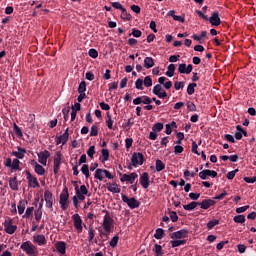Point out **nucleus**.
Masks as SVG:
<instances>
[{"instance_id": "obj_1", "label": "nucleus", "mask_w": 256, "mask_h": 256, "mask_svg": "<svg viewBox=\"0 0 256 256\" xmlns=\"http://www.w3.org/2000/svg\"><path fill=\"white\" fill-rule=\"evenodd\" d=\"M20 249L29 256H37V247L33 245L30 241L23 242Z\"/></svg>"}, {"instance_id": "obj_2", "label": "nucleus", "mask_w": 256, "mask_h": 256, "mask_svg": "<svg viewBox=\"0 0 256 256\" xmlns=\"http://www.w3.org/2000/svg\"><path fill=\"white\" fill-rule=\"evenodd\" d=\"M59 203L62 211H67V207H69V189L67 187L62 190Z\"/></svg>"}, {"instance_id": "obj_3", "label": "nucleus", "mask_w": 256, "mask_h": 256, "mask_svg": "<svg viewBox=\"0 0 256 256\" xmlns=\"http://www.w3.org/2000/svg\"><path fill=\"white\" fill-rule=\"evenodd\" d=\"M145 162V156L141 152H134L131 157L132 167H139Z\"/></svg>"}, {"instance_id": "obj_4", "label": "nucleus", "mask_w": 256, "mask_h": 256, "mask_svg": "<svg viewBox=\"0 0 256 256\" xmlns=\"http://www.w3.org/2000/svg\"><path fill=\"white\" fill-rule=\"evenodd\" d=\"M122 201L126 203L130 209H137L140 205L139 200L135 199V197L129 198L125 194H122Z\"/></svg>"}, {"instance_id": "obj_5", "label": "nucleus", "mask_w": 256, "mask_h": 256, "mask_svg": "<svg viewBox=\"0 0 256 256\" xmlns=\"http://www.w3.org/2000/svg\"><path fill=\"white\" fill-rule=\"evenodd\" d=\"M113 223H114V220L111 217V215L106 214L104 216L103 223H102V227H103L104 231H106V233H111V229H113V227H114Z\"/></svg>"}, {"instance_id": "obj_6", "label": "nucleus", "mask_w": 256, "mask_h": 256, "mask_svg": "<svg viewBox=\"0 0 256 256\" xmlns=\"http://www.w3.org/2000/svg\"><path fill=\"white\" fill-rule=\"evenodd\" d=\"M26 179L28 181L29 187H32L33 189H37V187H41L39 185V180H37V177L33 176L29 170H26Z\"/></svg>"}, {"instance_id": "obj_7", "label": "nucleus", "mask_w": 256, "mask_h": 256, "mask_svg": "<svg viewBox=\"0 0 256 256\" xmlns=\"http://www.w3.org/2000/svg\"><path fill=\"white\" fill-rule=\"evenodd\" d=\"M189 237V230L187 229H181L179 231L173 232L170 234V238L175 239H187Z\"/></svg>"}, {"instance_id": "obj_8", "label": "nucleus", "mask_w": 256, "mask_h": 256, "mask_svg": "<svg viewBox=\"0 0 256 256\" xmlns=\"http://www.w3.org/2000/svg\"><path fill=\"white\" fill-rule=\"evenodd\" d=\"M206 21H209L212 27H219V25H221V18H219V13L217 11L212 12L211 17Z\"/></svg>"}, {"instance_id": "obj_9", "label": "nucleus", "mask_w": 256, "mask_h": 256, "mask_svg": "<svg viewBox=\"0 0 256 256\" xmlns=\"http://www.w3.org/2000/svg\"><path fill=\"white\" fill-rule=\"evenodd\" d=\"M43 199L46 202L47 209L53 211V193L49 190H45Z\"/></svg>"}, {"instance_id": "obj_10", "label": "nucleus", "mask_w": 256, "mask_h": 256, "mask_svg": "<svg viewBox=\"0 0 256 256\" xmlns=\"http://www.w3.org/2000/svg\"><path fill=\"white\" fill-rule=\"evenodd\" d=\"M72 219L74 221V227L78 233H83V220L81 219V216H79V214H74Z\"/></svg>"}, {"instance_id": "obj_11", "label": "nucleus", "mask_w": 256, "mask_h": 256, "mask_svg": "<svg viewBox=\"0 0 256 256\" xmlns=\"http://www.w3.org/2000/svg\"><path fill=\"white\" fill-rule=\"evenodd\" d=\"M139 175L135 172H132L130 175L128 174H123L122 177L120 178L121 183H125L128 181L131 185L135 183V179H137Z\"/></svg>"}, {"instance_id": "obj_12", "label": "nucleus", "mask_w": 256, "mask_h": 256, "mask_svg": "<svg viewBox=\"0 0 256 256\" xmlns=\"http://www.w3.org/2000/svg\"><path fill=\"white\" fill-rule=\"evenodd\" d=\"M199 177L203 181L207 180V177H212V179H215V177H217V171L206 169V170L199 172Z\"/></svg>"}, {"instance_id": "obj_13", "label": "nucleus", "mask_w": 256, "mask_h": 256, "mask_svg": "<svg viewBox=\"0 0 256 256\" xmlns=\"http://www.w3.org/2000/svg\"><path fill=\"white\" fill-rule=\"evenodd\" d=\"M192 71H193L192 64H189L188 66L185 63L178 65V73H180L182 75H189Z\"/></svg>"}, {"instance_id": "obj_14", "label": "nucleus", "mask_w": 256, "mask_h": 256, "mask_svg": "<svg viewBox=\"0 0 256 256\" xmlns=\"http://www.w3.org/2000/svg\"><path fill=\"white\" fill-rule=\"evenodd\" d=\"M49 157H51V153L48 150L42 151L38 153V162L45 166L47 165V159H49Z\"/></svg>"}, {"instance_id": "obj_15", "label": "nucleus", "mask_w": 256, "mask_h": 256, "mask_svg": "<svg viewBox=\"0 0 256 256\" xmlns=\"http://www.w3.org/2000/svg\"><path fill=\"white\" fill-rule=\"evenodd\" d=\"M140 184L143 187V189H149V185H151V181L149 180V173L144 172L140 176Z\"/></svg>"}, {"instance_id": "obj_16", "label": "nucleus", "mask_w": 256, "mask_h": 256, "mask_svg": "<svg viewBox=\"0 0 256 256\" xmlns=\"http://www.w3.org/2000/svg\"><path fill=\"white\" fill-rule=\"evenodd\" d=\"M69 141V128L65 130V132L56 138V145H65Z\"/></svg>"}, {"instance_id": "obj_17", "label": "nucleus", "mask_w": 256, "mask_h": 256, "mask_svg": "<svg viewBox=\"0 0 256 256\" xmlns=\"http://www.w3.org/2000/svg\"><path fill=\"white\" fill-rule=\"evenodd\" d=\"M56 251L60 253V255H65L67 253V243L64 241H58L55 244Z\"/></svg>"}, {"instance_id": "obj_18", "label": "nucleus", "mask_w": 256, "mask_h": 256, "mask_svg": "<svg viewBox=\"0 0 256 256\" xmlns=\"http://www.w3.org/2000/svg\"><path fill=\"white\" fill-rule=\"evenodd\" d=\"M30 164L34 166V171L37 173V175L43 176L45 175V168L41 166L37 161L31 160Z\"/></svg>"}, {"instance_id": "obj_19", "label": "nucleus", "mask_w": 256, "mask_h": 256, "mask_svg": "<svg viewBox=\"0 0 256 256\" xmlns=\"http://www.w3.org/2000/svg\"><path fill=\"white\" fill-rule=\"evenodd\" d=\"M215 200L213 199H204L202 202H199L198 206L201 207V209L207 210L210 207H213L215 205Z\"/></svg>"}, {"instance_id": "obj_20", "label": "nucleus", "mask_w": 256, "mask_h": 256, "mask_svg": "<svg viewBox=\"0 0 256 256\" xmlns=\"http://www.w3.org/2000/svg\"><path fill=\"white\" fill-rule=\"evenodd\" d=\"M60 165H61V153L57 152L56 156L54 157V165H53L54 175H57L59 173Z\"/></svg>"}, {"instance_id": "obj_21", "label": "nucleus", "mask_w": 256, "mask_h": 256, "mask_svg": "<svg viewBox=\"0 0 256 256\" xmlns=\"http://www.w3.org/2000/svg\"><path fill=\"white\" fill-rule=\"evenodd\" d=\"M158 83L160 85H163L164 89H171L173 87V82H171V80H168L165 76L160 77L158 79Z\"/></svg>"}, {"instance_id": "obj_22", "label": "nucleus", "mask_w": 256, "mask_h": 256, "mask_svg": "<svg viewBox=\"0 0 256 256\" xmlns=\"http://www.w3.org/2000/svg\"><path fill=\"white\" fill-rule=\"evenodd\" d=\"M34 243H37L38 245H46L47 239H45V235L38 234L33 236Z\"/></svg>"}, {"instance_id": "obj_23", "label": "nucleus", "mask_w": 256, "mask_h": 256, "mask_svg": "<svg viewBox=\"0 0 256 256\" xmlns=\"http://www.w3.org/2000/svg\"><path fill=\"white\" fill-rule=\"evenodd\" d=\"M9 187L12 191H19V181H17V176L9 179Z\"/></svg>"}, {"instance_id": "obj_24", "label": "nucleus", "mask_w": 256, "mask_h": 256, "mask_svg": "<svg viewBox=\"0 0 256 256\" xmlns=\"http://www.w3.org/2000/svg\"><path fill=\"white\" fill-rule=\"evenodd\" d=\"M17 149H18V151L12 152V155L16 159H24L25 158V153H27V150H25L24 148H21V147H17Z\"/></svg>"}, {"instance_id": "obj_25", "label": "nucleus", "mask_w": 256, "mask_h": 256, "mask_svg": "<svg viewBox=\"0 0 256 256\" xmlns=\"http://www.w3.org/2000/svg\"><path fill=\"white\" fill-rule=\"evenodd\" d=\"M107 190L110 191V193H121V188H119L117 183H114V184L108 183Z\"/></svg>"}, {"instance_id": "obj_26", "label": "nucleus", "mask_w": 256, "mask_h": 256, "mask_svg": "<svg viewBox=\"0 0 256 256\" xmlns=\"http://www.w3.org/2000/svg\"><path fill=\"white\" fill-rule=\"evenodd\" d=\"M144 67L145 69H151V67H155V61L152 57H146L144 59Z\"/></svg>"}, {"instance_id": "obj_27", "label": "nucleus", "mask_w": 256, "mask_h": 256, "mask_svg": "<svg viewBox=\"0 0 256 256\" xmlns=\"http://www.w3.org/2000/svg\"><path fill=\"white\" fill-rule=\"evenodd\" d=\"M197 207H199V202H190L187 205H183V209H185V211H193L194 209H197Z\"/></svg>"}, {"instance_id": "obj_28", "label": "nucleus", "mask_w": 256, "mask_h": 256, "mask_svg": "<svg viewBox=\"0 0 256 256\" xmlns=\"http://www.w3.org/2000/svg\"><path fill=\"white\" fill-rule=\"evenodd\" d=\"M103 175H105V169L98 168L95 171L94 179H98V181H103Z\"/></svg>"}, {"instance_id": "obj_29", "label": "nucleus", "mask_w": 256, "mask_h": 256, "mask_svg": "<svg viewBox=\"0 0 256 256\" xmlns=\"http://www.w3.org/2000/svg\"><path fill=\"white\" fill-rule=\"evenodd\" d=\"M21 161H19V159L15 158L12 161V166H10V169H12V171H21Z\"/></svg>"}, {"instance_id": "obj_30", "label": "nucleus", "mask_w": 256, "mask_h": 256, "mask_svg": "<svg viewBox=\"0 0 256 256\" xmlns=\"http://www.w3.org/2000/svg\"><path fill=\"white\" fill-rule=\"evenodd\" d=\"M170 243L172 248L175 249V247H181V245H187V240H171Z\"/></svg>"}, {"instance_id": "obj_31", "label": "nucleus", "mask_w": 256, "mask_h": 256, "mask_svg": "<svg viewBox=\"0 0 256 256\" xmlns=\"http://www.w3.org/2000/svg\"><path fill=\"white\" fill-rule=\"evenodd\" d=\"M27 205V201L25 200H20L18 203V213L19 215H23L25 213V207Z\"/></svg>"}, {"instance_id": "obj_32", "label": "nucleus", "mask_w": 256, "mask_h": 256, "mask_svg": "<svg viewBox=\"0 0 256 256\" xmlns=\"http://www.w3.org/2000/svg\"><path fill=\"white\" fill-rule=\"evenodd\" d=\"M153 252L155 253L156 256H163V247L159 244H155L153 248Z\"/></svg>"}, {"instance_id": "obj_33", "label": "nucleus", "mask_w": 256, "mask_h": 256, "mask_svg": "<svg viewBox=\"0 0 256 256\" xmlns=\"http://www.w3.org/2000/svg\"><path fill=\"white\" fill-rule=\"evenodd\" d=\"M233 221H234V223H240L243 225V223H245V221H247V219L245 218V215L239 214V215L234 216Z\"/></svg>"}, {"instance_id": "obj_34", "label": "nucleus", "mask_w": 256, "mask_h": 256, "mask_svg": "<svg viewBox=\"0 0 256 256\" xmlns=\"http://www.w3.org/2000/svg\"><path fill=\"white\" fill-rule=\"evenodd\" d=\"M163 237H165V230H163L162 228L156 229L154 238L159 240L162 239Z\"/></svg>"}, {"instance_id": "obj_35", "label": "nucleus", "mask_w": 256, "mask_h": 256, "mask_svg": "<svg viewBox=\"0 0 256 256\" xmlns=\"http://www.w3.org/2000/svg\"><path fill=\"white\" fill-rule=\"evenodd\" d=\"M33 211H35L34 207H28L24 213V215L22 216L23 219H30L31 215H33Z\"/></svg>"}, {"instance_id": "obj_36", "label": "nucleus", "mask_w": 256, "mask_h": 256, "mask_svg": "<svg viewBox=\"0 0 256 256\" xmlns=\"http://www.w3.org/2000/svg\"><path fill=\"white\" fill-rule=\"evenodd\" d=\"M167 72H166V76L167 77H173V75H175V64H170L167 67Z\"/></svg>"}, {"instance_id": "obj_37", "label": "nucleus", "mask_w": 256, "mask_h": 256, "mask_svg": "<svg viewBox=\"0 0 256 256\" xmlns=\"http://www.w3.org/2000/svg\"><path fill=\"white\" fill-rule=\"evenodd\" d=\"M34 216L37 223H40L41 219L43 218V210L36 209L34 211Z\"/></svg>"}, {"instance_id": "obj_38", "label": "nucleus", "mask_w": 256, "mask_h": 256, "mask_svg": "<svg viewBox=\"0 0 256 256\" xmlns=\"http://www.w3.org/2000/svg\"><path fill=\"white\" fill-rule=\"evenodd\" d=\"M155 167H156V171L159 173L161 171H163V169H165V165L163 163V161L157 159L156 160V164H155Z\"/></svg>"}, {"instance_id": "obj_39", "label": "nucleus", "mask_w": 256, "mask_h": 256, "mask_svg": "<svg viewBox=\"0 0 256 256\" xmlns=\"http://www.w3.org/2000/svg\"><path fill=\"white\" fill-rule=\"evenodd\" d=\"M121 11V19L124 21H131V14L127 13V9L124 8Z\"/></svg>"}, {"instance_id": "obj_40", "label": "nucleus", "mask_w": 256, "mask_h": 256, "mask_svg": "<svg viewBox=\"0 0 256 256\" xmlns=\"http://www.w3.org/2000/svg\"><path fill=\"white\" fill-rule=\"evenodd\" d=\"M195 87H197V83L193 82L190 83L187 87V93L188 95H193V93H195Z\"/></svg>"}, {"instance_id": "obj_41", "label": "nucleus", "mask_w": 256, "mask_h": 256, "mask_svg": "<svg viewBox=\"0 0 256 256\" xmlns=\"http://www.w3.org/2000/svg\"><path fill=\"white\" fill-rule=\"evenodd\" d=\"M99 135V127L97 125H92L90 130V137H97Z\"/></svg>"}, {"instance_id": "obj_42", "label": "nucleus", "mask_w": 256, "mask_h": 256, "mask_svg": "<svg viewBox=\"0 0 256 256\" xmlns=\"http://www.w3.org/2000/svg\"><path fill=\"white\" fill-rule=\"evenodd\" d=\"M169 217H170L172 223H177L179 221V216H177V212H175V211H170Z\"/></svg>"}, {"instance_id": "obj_43", "label": "nucleus", "mask_w": 256, "mask_h": 256, "mask_svg": "<svg viewBox=\"0 0 256 256\" xmlns=\"http://www.w3.org/2000/svg\"><path fill=\"white\" fill-rule=\"evenodd\" d=\"M152 131L154 132L157 131L158 133H160V131H163V123L161 122L155 123L152 127Z\"/></svg>"}, {"instance_id": "obj_44", "label": "nucleus", "mask_w": 256, "mask_h": 256, "mask_svg": "<svg viewBox=\"0 0 256 256\" xmlns=\"http://www.w3.org/2000/svg\"><path fill=\"white\" fill-rule=\"evenodd\" d=\"M161 91H163V86H161V84H156L152 89L154 95H159Z\"/></svg>"}, {"instance_id": "obj_45", "label": "nucleus", "mask_w": 256, "mask_h": 256, "mask_svg": "<svg viewBox=\"0 0 256 256\" xmlns=\"http://www.w3.org/2000/svg\"><path fill=\"white\" fill-rule=\"evenodd\" d=\"M87 91V83L82 81L78 86V93H85Z\"/></svg>"}, {"instance_id": "obj_46", "label": "nucleus", "mask_w": 256, "mask_h": 256, "mask_svg": "<svg viewBox=\"0 0 256 256\" xmlns=\"http://www.w3.org/2000/svg\"><path fill=\"white\" fill-rule=\"evenodd\" d=\"M75 193H76L77 199H79L80 201H85V194H81V192H79L78 185L75 186Z\"/></svg>"}, {"instance_id": "obj_47", "label": "nucleus", "mask_w": 256, "mask_h": 256, "mask_svg": "<svg viewBox=\"0 0 256 256\" xmlns=\"http://www.w3.org/2000/svg\"><path fill=\"white\" fill-rule=\"evenodd\" d=\"M216 225H219V220H210L207 224L206 227L207 229L211 230L214 227H216Z\"/></svg>"}, {"instance_id": "obj_48", "label": "nucleus", "mask_w": 256, "mask_h": 256, "mask_svg": "<svg viewBox=\"0 0 256 256\" xmlns=\"http://www.w3.org/2000/svg\"><path fill=\"white\" fill-rule=\"evenodd\" d=\"M81 172L83 173V175H85L86 179H89V165L83 164Z\"/></svg>"}, {"instance_id": "obj_49", "label": "nucleus", "mask_w": 256, "mask_h": 256, "mask_svg": "<svg viewBox=\"0 0 256 256\" xmlns=\"http://www.w3.org/2000/svg\"><path fill=\"white\" fill-rule=\"evenodd\" d=\"M143 79L141 78H138L136 81H135V88L138 89V91H143Z\"/></svg>"}, {"instance_id": "obj_50", "label": "nucleus", "mask_w": 256, "mask_h": 256, "mask_svg": "<svg viewBox=\"0 0 256 256\" xmlns=\"http://www.w3.org/2000/svg\"><path fill=\"white\" fill-rule=\"evenodd\" d=\"M88 55H89V57H92V59H97V57H99V52H97L96 49L91 48V49L88 51Z\"/></svg>"}, {"instance_id": "obj_51", "label": "nucleus", "mask_w": 256, "mask_h": 256, "mask_svg": "<svg viewBox=\"0 0 256 256\" xmlns=\"http://www.w3.org/2000/svg\"><path fill=\"white\" fill-rule=\"evenodd\" d=\"M5 231L8 233V235H13V233L17 231V225L8 226L5 228Z\"/></svg>"}, {"instance_id": "obj_52", "label": "nucleus", "mask_w": 256, "mask_h": 256, "mask_svg": "<svg viewBox=\"0 0 256 256\" xmlns=\"http://www.w3.org/2000/svg\"><path fill=\"white\" fill-rule=\"evenodd\" d=\"M144 85L146 87H152L153 86V79H151V76H146L143 81Z\"/></svg>"}, {"instance_id": "obj_53", "label": "nucleus", "mask_w": 256, "mask_h": 256, "mask_svg": "<svg viewBox=\"0 0 256 256\" xmlns=\"http://www.w3.org/2000/svg\"><path fill=\"white\" fill-rule=\"evenodd\" d=\"M105 161H109V150L102 149V163Z\"/></svg>"}, {"instance_id": "obj_54", "label": "nucleus", "mask_w": 256, "mask_h": 256, "mask_svg": "<svg viewBox=\"0 0 256 256\" xmlns=\"http://www.w3.org/2000/svg\"><path fill=\"white\" fill-rule=\"evenodd\" d=\"M93 239H95V230L92 227H90L88 229V241L91 242L93 241Z\"/></svg>"}, {"instance_id": "obj_55", "label": "nucleus", "mask_w": 256, "mask_h": 256, "mask_svg": "<svg viewBox=\"0 0 256 256\" xmlns=\"http://www.w3.org/2000/svg\"><path fill=\"white\" fill-rule=\"evenodd\" d=\"M187 109H188V111L195 112V111H197V106L195 105V103L188 101Z\"/></svg>"}, {"instance_id": "obj_56", "label": "nucleus", "mask_w": 256, "mask_h": 256, "mask_svg": "<svg viewBox=\"0 0 256 256\" xmlns=\"http://www.w3.org/2000/svg\"><path fill=\"white\" fill-rule=\"evenodd\" d=\"M107 118L108 120L106 121V125L108 129H113V119L111 118V114L109 112L107 113Z\"/></svg>"}, {"instance_id": "obj_57", "label": "nucleus", "mask_w": 256, "mask_h": 256, "mask_svg": "<svg viewBox=\"0 0 256 256\" xmlns=\"http://www.w3.org/2000/svg\"><path fill=\"white\" fill-rule=\"evenodd\" d=\"M118 243H119V236L116 235V236H114V237L111 239V241H110V247L115 248Z\"/></svg>"}, {"instance_id": "obj_58", "label": "nucleus", "mask_w": 256, "mask_h": 256, "mask_svg": "<svg viewBox=\"0 0 256 256\" xmlns=\"http://www.w3.org/2000/svg\"><path fill=\"white\" fill-rule=\"evenodd\" d=\"M71 111L70 107H66L62 110V113L64 115V120L69 121V112Z\"/></svg>"}, {"instance_id": "obj_59", "label": "nucleus", "mask_w": 256, "mask_h": 256, "mask_svg": "<svg viewBox=\"0 0 256 256\" xmlns=\"http://www.w3.org/2000/svg\"><path fill=\"white\" fill-rule=\"evenodd\" d=\"M13 129L17 137H23V132L21 131V128H19V126H17L15 123H14Z\"/></svg>"}, {"instance_id": "obj_60", "label": "nucleus", "mask_w": 256, "mask_h": 256, "mask_svg": "<svg viewBox=\"0 0 256 256\" xmlns=\"http://www.w3.org/2000/svg\"><path fill=\"white\" fill-rule=\"evenodd\" d=\"M129 35H133V37L139 38L143 35V32H141V30H137V29L133 28L132 33Z\"/></svg>"}, {"instance_id": "obj_61", "label": "nucleus", "mask_w": 256, "mask_h": 256, "mask_svg": "<svg viewBox=\"0 0 256 256\" xmlns=\"http://www.w3.org/2000/svg\"><path fill=\"white\" fill-rule=\"evenodd\" d=\"M183 87H185L184 81L174 83V89H176V91H179V89H183Z\"/></svg>"}, {"instance_id": "obj_62", "label": "nucleus", "mask_w": 256, "mask_h": 256, "mask_svg": "<svg viewBox=\"0 0 256 256\" xmlns=\"http://www.w3.org/2000/svg\"><path fill=\"white\" fill-rule=\"evenodd\" d=\"M87 155L90 159H93V155H95V146H90L87 150Z\"/></svg>"}, {"instance_id": "obj_63", "label": "nucleus", "mask_w": 256, "mask_h": 256, "mask_svg": "<svg viewBox=\"0 0 256 256\" xmlns=\"http://www.w3.org/2000/svg\"><path fill=\"white\" fill-rule=\"evenodd\" d=\"M132 146H133V138H126L125 140L126 149H131Z\"/></svg>"}, {"instance_id": "obj_64", "label": "nucleus", "mask_w": 256, "mask_h": 256, "mask_svg": "<svg viewBox=\"0 0 256 256\" xmlns=\"http://www.w3.org/2000/svg\"><path fill=\"white\" fill-rule=\"evenodd\" d=\"M245 183H256V176L254 177H244Z\"/></svg>"}]
</instances>
